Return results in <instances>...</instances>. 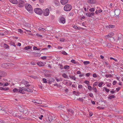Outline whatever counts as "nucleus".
Here are the masks:
<instances>
[{
    "mask_svg": "<svg viewBox=\"0 0 123 123\" xmlns=\"http://www.w3.org/2000/svg\"><path fill=\"white\" fill-rule=\"evenodd\" d=\"M49 13V9L47 8L45 10H44L43 12V14L44 16H48Z\"/></svg>",
    "mask_w": 123,
    "mask_h": 123,
    "instance_id": "nucleus-6",
    "label": "nucleus"
},
{
    "mask_svg": "<svg viewBox=\"0 0 123 123\" xmlns=\"http://www.w3.org/2000/svg\"><path fill=\"white\" fill-rule=\"evenodd\" d=\"M62 75L63 77L65 78L68 79V76L65 73L63 74Z\"/></svg>",
    "mask_w": 123,
    "mask_h": 123,
    "instance_id": "nucleus-18",
    "label": "nucleus"
},
{
    "mask_svg": "<svg viewBox=\"0 0 123 123\" xmlns=\"http://www.w3.org/2000/svg\"><path fill=\"white\" fill-rule=\"evenodd\" d=\"M31 48V47L30 46H28L25 47L24 48V49L25 50H27L28 49H30Z\"/></svg>",
    "mask_w": 123,
    "mask_h": 123,
    "instance_id": "nucleus-26",
    "label": "nucleus"
},
{
    "mask_svg": "<svg viewBox=\"0 0 123 123\" xmlns=\"http://www.w3.org/2000/svg\"><path fill=\"white\" fill-rule=\"evenodd\" d=\"M71 62L73 63L74 64H76L77 63V62H76V61H75V60L73 59L71 61Z\"/></svg>",
    "mask_w": 123,
    "mask_h": 123,
    "instance_id": "nucleus-38",
    "label": "nucleus"
},
{
    "mask_svg": "<svg viewBox=\"0 0 123 123\" xmlns=\"http://www.w3.org/2000/svg\"><path fill=\"white\" fill-rule=\"evenodd\" d=\"M68 111L71 112L72 114H73L74 113V111L71 109H69Z\"/></svg>",
    "mask_w": 123,
    "mask_h": 123,
    "instance_id": "nucleus-42",
    "label": "nucleus"
},
{
    "mask_svg": "<svg viewBox=\"0 0 123 123\" xmlns=\"http://www.w3.org/2000/svg\"><path fill=\"white\" fill-rule=\"evenodd\" d=\"M64 107V105H60L58 107V108L59 109L63 108Z\"/></svg>",
    "mask_w": 123,
    "mask_h": 123,
    "instance_id": "nucleus-33",
    "label": "nucleus"
},
{
    "mask_svg": "<svg viewBox=\"0 0 123 123\" xmlns=\"http://www.w3.org/2000/svg\"><path fill=\"white\" fill-rule=\"evenodd\" d=\"M54 3L56 6H58L59 5L60 3L57 0H54Z\"/></svg>",
    "mask_w": 123,
    "mask_h": 123,
    "instance_id": "nucleus-17",
    "label": "nucleus"
},
{
    "mask_svg": "<svg viewBox=\"0 0 123 123\" xmlns=\"http://www.w3.org/2000/svg\"><path fill=\"white\" fill-rule=\"evenodd\" d=\"M46 58V56H43L41 57L42 59H45Z\"/></svg>",
    "mask_w": 123,
    "mask_h": 123,
    "instance_id": "nucleus-50",
    "label": "nucleus"
},
{
    "mask_svg": "<svg viewBox=\"0 0 123 123\" xmlns=\"http://www.w3.org/2000/svg\"><path fill=\"white\" fill-rule=\"evenodd\" d=\"M89 82L88 80H85L84 82V83H86L87 84H88L89 83Z\"/></svg>",
    "mask_w": 123,
    "mask_h": 123,
    "instance_id": "nucleus-49",
    "label": "nucleus"
},
{
    "mask_svg": "<svg viewBox=\"0 0 123 123\" xmlns=\"http://www.w3.org/2000/svg\"><path fill=\"white\" fill-rule=\"evenodd\" d=\"M42 102L41 101L39 100H37V101L36 102V103L39 104H42Z\"/></svg>",
    "mask_w": 123,
    "mask_h": 123,
    "instance_id": "nucleus-19",
    "label": "nucleus"
},
{
    "mask_svg": "<svg viewBox=\"0 0 123 123\" xmlns=\"http://www.w3.org/2000/svg\"><path fill=\"white\" fill-rule=\"evenodd\" d=\"M88 88L90 90H91L92 89V87L91 86H88Z\"/></svg>",
    "mask_w": 123,
    "mask_h": 123,
    "instance_id": "nucleus-44",
    "label": "nucleus"
},
{
    "mask_svg": "<svg viewBox=\"0 0 123 123\" xmlns=\"http://www.w3.org/2000/svg\"><path fill=\"white\" fill-rule=\"evenodd\" d=\"M120 12V10H116L115 11V14L117 15H118Z\"/></svg>",
    "mask_w": 123,
    "mask_h": 123,
    "instance_id": "nucleus-15",
    "label": "nucleus"
},
{
    "mask_svg": "<svg viewBox=\"0 0 123 123\" xmlns=\"http://www.w3.org/2000/svg\"><path fill=\"white\" fill-rule=\"evenodd\" d=\"M30 77L34 79H38L37 77L33 75H31L30 76Z\"/></svg>",
    "mask_w": 123,
    "mask_h": 123,
    "instance_id": "nucleus-28",
    "label": "nucleus"
},
{
    "mask_svg": "<svg viewBox=\"0 0 123 123\" xmlns=\"http://www.w3.org/2000/svg\"><path fill=\"white\" fill-rule=\"evenodd\" d=\"M95 8H92L90 9H89V11L90 12H93L94 11Z\"/></svg>",
    "mask_w": 123,
    "mask_h": 123,
    "instance_id": "nucleus-34",
    "label": "nucleus"
},
{
    "mask_svg": "<svg viewBox=\"0 0 123 123\" xmlns=\"http://www.w3.org/2000/svg\"><path fill=\"white\" fill-rule=\"evenodd\" d=\"M10 118L8 117H6L5 120H9L10 119Z\"/></svg>",
    "mask_w": 123,
    "mask_h": 123,
    "instance_id": "nucleus-48",
    "label": "nucleus"
},
{
    "mask_svg": "<svg viewBox=\"0 0 123 123\" xmlns=\"http://www.w3.org/2000/svg\"><path fill=\"white\" fill-rule=\"evenodd\" d=\"M98 83L97 82H95L93 85V86H96L97 85Z\"/></svg>",
    "mask_w": 123,
    "mask_h": 123,
    "instance_id": "nucleus-64",
    "label": "nucleus"
},
{
    "mask_svg": "<svg viewBox=\"0 0 123 123\" xmlns=\"http://www.w3.org/2000/svg\"><path fill=\"white\" fill-rule=\"evenodd\" d=\"M37 64L40 67L44 66V64L41 62H37Z\"/></svg>",
    "mask_w": 123,
    "mask_h": 123,
    "instance_id": "nucleus-14",
    "label": "nucleus"
},
{
    "mask_svg": "<svg viewBox=\"0 0 123 123\" xmlns=\"http://www.w3.org/2000/svg\"><path fill=\"white\" fill-rule=\"evenodd\" d=\"M6 75V74L5 72L0 70V76L1 77L3 76H5Z\"/></svg>",
    "mask_w": 123,
    "mask_h": 123,
    "instance_id": "nucleus-10",
    "label": "nucleus"
},
{
    "mask_svg": "<svg viewBox=\"0 0 123 123\" xmlns=\"http://www.w3.org/2000/svg\"><path fill=\"white\" fill-rule=\"evenodd\" d=\"M83 63L85 65H86L88 64H89L90 62L89 61H84L83 62Z\"/></svg>",
    "mask_w": 123,
    "mask_h": 123,
    "instance_id": "nucleus-35",
    "label": "nucleus"
},
{
    "mask_svg": "<svg viewBox=\"0 0 123 123\" xmlns=\"http://www.w3.org/2000/svg\"><path fill=\"white\" fill-rule=\"evenodd\" d=\"M5 122V121L4 120L0 119V123H4Z\"/></svg>",
    "mask_w": 123,
    "mask_h": 123,
    "instance_id": "nucleus-57",
    "label": "nucleus"
},
{
    "mask_svg": "<svg viewBox=\"0 0 123 123\" xmlns=\"http://www.w3.org/2000/svg\"><path fill=\"white\" fill-rule=\"evenodd\" d=\"M68 1V0H61V2L62 4L64 5L66 4Z\"/></svg>",
    "mask_w": 123,
    "mask_h": 123,
    "instance_id": "nucleus-11",
    "label": "nucleus"
},
{
    "mask_svg": "<svg viewBox=\"0 0 123 123\" xmlns=\"http://www.w3.org/2000/svg\"><path fill=\"white\" fill-rule=\"evenodd\" d=\"M64 68L65 69H69L70 68L69 66L67 65H65L64 66Z\"/></svg>",
    "mask_w": 123,
    "mask_h": 123,
    "instance_id": "nucleus-25",
    "label": "nucleus"
},
{
    "mask_svg": "<svg viewBox=\"0 0 123 123\" xmlns=\"http://www.w3.org/2000/svg\"><path fill=\"white\" fill-rule=\"evenodd\" d=\"M115 25H110L109 26V28H114L115 27Z\"/></svg>",
    "mask_w": 123,
    "mask_h": 123,
    "instance_id": "nucleus-36",
    "label": "nucleus"
},
{
    "mask_svg": "<svg viewBox=\"0 0 123 123\" xmlns=\"http://www.w3.org/2000/svg\"><path fill=\"white\" fill-rule=\"evenodd\" d=\"M16 112V111H13V112L12 114H11V115H12L14 116L17 117L18 115L17 114Z\"/></svg>",
    "mask_w": 123,
    "mask_h": 123,
    "instance_id": "nucleus-20",
    "label": "nucleus"
},
{
    "mask_svg": "<svg viewBox=\"0 0 123 123\" xmlns=\"http://www.w3.org/2000/svg\"><path fill=\"white\" fill-rule=\"evenodd\" d=\"M60 22L63 23L64 24L65 22V20L64 18L62 17L60 19Z\"/></svg>",
    "mask_w": 123,
    "mask_h": 123,
    "instance_id": "nucleus-12",
    "label": "nucleus"
},
{
    "mask_svg": "<svg viewBox=\"0 0 123 123\" xmlns=\"http://www.w3.org/2000/svg\"><path fill=\"white\" fill-rule=\"evenodd\" d=\"M18 32H20V33L22 32H23L22 30L20 29H18Z\"/></svg>",
    "mask_w": 123,
    "mask_h": 123,
    "instance_id": "nucleus-54",
    "label": "nucleus"
},
{
    "mask_svg": "<svg viewBox=\"0 0 123 123\" xmlns=\"http://www.w3.org/2000/svg\"><path fill=\"white\" fill-rule=\"evenodd\" d=\"M84 73H82V74L80 75H79V76L80 77H82V76H84Z\"/></svg>",
    "mask_w": 123,
    "mask_h": 123,
    "instance_id": "nucleus-52",
    "label": "nucleus"
},
{
    "mask_svg": "<svg viewBox=\"0 0 123 123\" xmlns=\"http://www.w3.org/2000/svg\"><path fill=\"white\" fill-rule=\"evenodd\" d=\"M89 96L91 97H92L93 96V94L92 93H89Z\"/></svg>",
    "mask_w": 123,
    "mask_h": 123,
    "instance_id": "nucleus-53",
    "label": "nucleus"
},
{
    "mask_svg": "<svg viewBox=\"0 0 123 123\" xmlns=\"http://www.w3.org/2000/svg\"><path fill=\"white\" fill-rule=\"evenodd\" d=\"M114 35L113 33L111 32L109 33L107 35L105 36L106 38L107 39H109V38L111 37Z\"/></svg>",
    "mask_w": 123,
    "mask_h": 123,
    "instance_id": "nucleus-9",
    "label": "nucleus"
},
{
    "mask_svg": "<svg viewBox=\"0 0 123 123\" xmlns=\"http://www.w3.org/2000/svg\"><path fill=\"white\" fill-rule=\"evenodd\" d=\"M10 1L12 3L14 4H17L18 3V1L17 0H10Z\"/></svg>",
    "mask_w": 123,
    "mask_h": 123,
    "instance_id": "nucleus-16",
    "label": "nucleus"
},
{
    "mask_svg": "<svg viewBox=\"0 0 123 123\" xmlns=\"http://www.w3.org/2000/svg\"><path fill=\"white\" fill-rule=\"evenodd\" d=\"M52 117L51 116H49L48 117V119L49 121L50 122H51L52 121L53 119Z\"/></svg>",
    "mask_w": 123,
    "mask_h": 123,
    "instance_id": "nucleus-23",
    "label": "nucleus"
},
{
    "mask_svg": "<svg viewBox=\"0 0 123 123\" xmlns=\"http://www.w3.org/2000/svg\"><path fill=\"white\" fill-rule=\"evenodd\" d=\"M21 83L22 84H24V85H26V81L25 80H23L22 81H21Z\"/></svg>",
    "mask_w": 123,
    "mask_h": 123,
    "instance_id": "nucleus-30",
    "label": "nucleus"
},
{
    "mask_svg": "<svg viewBox=\"0 0 123 123\" xmlns=\"http://www.w3.org/2000/svg\"><path fill=\"white\" fill-rule=\"evenodd\" d=\"M90 75V74L89 73H86V76H87L88 77Z\"/></svg>",
    "mask_w": 123,
    "mask_h": 123,
    "instance_id": "nucleus-62",
    "label": "nucleus"
},
{
    "mask_svg": "<svg viewBox=\"0 0 123 123\" xmlns=\"http://www.w3.org/2000/svg\"><path fill=\"white\" fill-rule=\"evenodd\" d=\"M103 82H101L99 83L98 84V86L100 87H102V85L103 84Z\"/></svg>",
    "mask_w": 123,
    "mask_h": 123,
    "instance_id": "nucleus-32",
    "label": "nucleus"
},
{
    "mask_svg": "<svg viewBox=\"0 0 123 123\" xmlns=\"http://www.w3.org/2000/svg\"><path fill=\"white\" fill-rule=\"evenodd\" d=\"M43 82L44 83H46L47 82L46 79L45 78H43L42 80Z\"/></svg>",
    "mask_w": 123,
    "mask_h": 123,
    "instance_id": "nucleus-37",
    "label": "nucleus"
},
{
    "mask_svg": "<svg viewBox=\"0 0 123 123\" xmlns=\"http://www.w3.org/2000/svg\"><path fill=\"white\" fill-rule=\"evenodd\" d=\"M4 48L6 49H7L9 48V46L6 43H4Z\"/></svg>",
    "mask_w": 123,
    "mask_h": 123,
    "instance_id": "nucleus-29",
    "label": "nucleus"
},
{
    "mask_svg": "<svg viewBox=\"0 0 123 123\" xmlns=\"http://www.w3.org/2000/svg\"><path fill=\"white\" fill-rule=\"evenodd\" d=\"M62 54L66 55H67L68 54L67 53H66L65 51H62Z\"/></svg>",
    "mask_w": 123,
    "mask_h": 123,
    "instance_id": "nucleus-47",
    "label": "nucleus"
},
{
    "mask_svg": "<svg viewBox=\"0 0 123 123\" xmlns=\"http://www.w3.org/2000/svg\"><path fill=\"white\" fill-rule=\"evenodd\" d=\"M72 9V6L71 5L68 4L66 5L64 7V10L66 11H70Z\"/></svg>",
    "mask_w": 123,
    "mask_h": 123,
    "instance_id": "nucleus-3",
    "label": "nucleus"
},
{
    "mask_svg": "<svg viewBox=\"0 0 123 123\" xmlns=\"http://www.w3.org/2000/svg\"><path fill=\"white\" fill-rule=\"evenodd\" d=\"M78 100H79L80 101H81L82 102L83 100V99L80 98H79L78 99Z\"/></svg>",
    "mask_w": 123,
    "mask_h": 123,
    "instance_id": "nucleus-63",
    "label": "nucleus"
},
{
    "mask_svg": "<svg viewBox=\"0 0 123 123\" xmlns=\"http://www.w3.org/2000/svg\"><path fill=\"white\" fill-rule=\"evenodd\" d=\"M98 11L99 12V13H100L102 12V10L101 9H100L98 10Z\"/></svg>",
    "mask_w": 123,
    "mask_h": 123,
    "instance_id": "nucleus-58",
    "label": "nucleus"
},
{
    "mask_svg": "<svg viewBox=\"0 0 123 123\" xmlns=\"http://www.w3.org/2000/svg\"><path fill=\"white\" fill-rule=\"evenodd\" d=\"M123 36L121 34H119L118 35V40H120L122 39Z\"/></svg>",
    "mask_w": 123,
    "mask_h": 123,
    "instance_id": "nucleus-13",
    "label": "nucleus"
},
{
    "mask_svg": "<svg viewBox=\"0 0 123 123\" xmlns=\"http://www.w3.org/2000/svg\"><path fill=\"white\" fill-rule=\"evenodd\" d=\"M24 2L22 0H19L18 2L19 6L20 7H22L24 6Z\"/></svg>",
    "mask_w": 123,
    "mask_h": 123,
    "instance_id": "nucleus-7",
    "label": "nucleus"
},
{
    "mask_svg": "<svg viewBox=\"0 0 123 123\" xmlns=\"http://www.w3.org/2000/svg\"><path fill=\"white\" fill-rule=\"evenodd\" d=\"M82 87V85H80L78 86V88H81Z\"/></svg>",
    "mask_w": 123,
    "mask_h": 123,
    "instance_id": "nucleus-61",
    "label": "nucleus"
},
{
    "mask_svg": "<svg viewBox=\"0 0 123 123\" xmlns=\"http://www.w3.org/2000/svg\"><path fill=\"white\" fill-rule=\"evenodd\" d=\"M93 90L95 92H97V88L95 87H93Z\"/></svg>",
    "mask_w": 123,
    "mask_h": 123,
    "instance_id": "nucleus-45",
    "label": "nucleus"
},
{
    "mask_svg": "<svg viewBox=\"0 0 123 123\" xmlns=\"http://www.w3.org/2000/svg\"><path fill=\"white\" fill-rule=\"evenodd\" d=\"M9 89V88L7 87L4 88V90H8Z\"/></svg>",
    "mask_w": 123,
    "mask_h": 123,
    "instance_id": "nucleus-60",
    "label": "nucleus"
},
{
    "mask_svg": "<svg viewBox=\"0 0 123 123\" xmlns=\"http://www.w3.org/2000/svg\"><path fill=\"white\" fill-rule=\"evenodd\" d=\"M105 76L106 77L108 78L109 77L111 78L112 77V75L111 74H106L105 75Z\"/></svg>",
    "mask_w": 123,
    "mask_h": 123,
    "instance_id": "nucleus-31",
    "label": "nucleus"
},
{
    "mask_svg": "<svg viewBox=\"0 0 123 123\" xmlns=\"http://www.w3.org/2000/svg\"><path fill=\"white\" fill-rule=\"evenodd\" d=\"M43 117V115H41L40 117H39V118L40 119L42 120V118Z\"/></svg>",
    "mask_w": 123,
    "mask_h": 123,
    "instance_id": "nucleus-59",
    "label": "nucleus"
},
{
    "mask_svg": "<svg viewBox=\"0 0 123 123\" xmlns=\"http://www.w3.org/2000/svg\"><path fill=\"white\" fill-rule=\"evenodd\" d=\"M8 83L7 82L3 86H6L8 85Z\"/></svg>",
    "mask_w": 123,
    "mask_h": 123,
    "instance_id": "nucleus-56",
    "label": "nucleus"
},
{
    "mask_svg": "<svg viewBox=\"0 0 123 123\" xmlns=\"http://www.w3.org/2000/svg\"><path fill=\"white\" fill-rule=\"evenodd\" d=\"M25 7L26 10L30 12H33L32 6L30 4L27 3L25 5Z\"/></svg>",
    "mask_w": 123,
    "mask_h": 123,
    "instance_id": "nucleus-2",
    "label": "nucleus"
},
{
    "mask_svg": "<svg viewBox=\"0 0 123 123\" xmlns=\"http://www.w3.org/2000/svg\"><path fill=\"white\" fill-rule=\"evenodd\" d=\"M93 76L94 77L96 78L97 77V75L96 73H94L93 74Z\"/></svg>",
    "mask_w": 123,
    "mask_h": 123,
    "instance_id": "nucleus-43",
    "label": "nucleus"
},
{
    "mask_svg": "<svg viewBox=\"0 0 123 123\" xmlns=\"http://www.w3.org/2000/svg\"><path fill=\"white\" fill-rule=\"evenodd\" d=\"M115 96L114 95H110L109 97H108V98L109 99H111L115 98Z\"/></svg>",
    "mask_w": 123,
    "mask_h": 123,
    "instance_id": "nucleus-21",
    "label": "nucleus"
},
{
    "mask_svg": "<svg viewBox=\"0 0 123 123\" xmlns=\"http://www.w3.org/2000/svg\"><path fill=\"white\" fill-rule=\"evenodd\" d=\"M117 81H113L112 83L113 85H115L117 83Z\"/></svg>",
    "mask_w": 123,
    "mask_h": 123,
    "instance_id": "nucleus-51",
    "label": "nucleus"
},
{
    "mask_svg": "<svg viewBox=\"0 0 123 123\" xmlns=\"http://www.w3.org/2000/svg\"><path fill=\"white\" fill-rule=\"evenodd\" d=\"M34 11L35 13L39 15L42 14L43 12L42 9L39 8H35Z\"/></svg>",
    "mask_w": 123,
    "mask_h": 123,
    "instance_id": "nucleus-4",
    "label": "nucleus"
},
{
    "mask_svg": "<svg viewBox=\"0 0 123 123\" xmlns=\"http://www.w3.org/2000/svg\"><path fill=\"white\" fill-rule=\"evenodd\" d=\"M55 80V79L53 78L52 77L50 78L49 80V81L51 82L54 81Z\"/></svg>",
    "mask_w": 123,
    "mask_h": 123,
    "instance_id": "nucleus-24",
    "label": "nucleus"
},
{
    "mask_svg": "<svg viewBox=\"0 0 123 123\" xmlns=\"http://www.w3.org/2000/svg\"><path fill=\"white\" fill-rule=\"evenodd\" d=\"M13 91L14 92H16V93L18 92V90L17 88H15L13 89Z\"/></svg>",
    "mask_w": 123,
    "mask_h": 123,
    "instance_id": "nucleus-27",
    "label": "nucleus"
},
{
    "mask_svg": "<svg viewBox=\"0 0 123 123\" xmlns=\"http://www.w3.org/2000/svg\"><path fill=\"white\" fill-rule=\"evenodd\" d=\"M86 14L87 17H91L93 18H95V16H94V13L93 12H88L86 13Z\"/></svg>",
    "mask_w": 123,
    "mask_h": 123,
    "instance_id": "nucleus-5",
    "label": "nucleus"
},
{
    "mask_svg": "<svg viewBox=\"0 0 123 123\" xmlns=\"http://www.w3.org/2000/svg\"><path fill=\"white\" fill-rule=\"evenodd\" d=\"M74 14V13L73 12H70L69 13V14L70 16H73Z\"/></svg>",
    "mask_w": 123,
    "mask_h": 123,
    "instance_id": "nucleus-55",
    "label": "nucleus"
},
{
    "mask_svg": "<svg viewBox=\"0 0 123 123\" xmlns=\"http://www.w3.org/2000/svg\"><path fill=\"white\" fill-rule=\"evenodd\" d=\"M96 2V0H87V2L89 4H95Z\"/></svg>",
    "mask_w": 123,
    "mask_h": 123,
    "instance_id": "nucleus-8",
    "label": "nucleus"
},
{
    "mask_svg": "<svg viewBox=\"0 0 123 123\" xmlns=\"http://www.w3.org/2000/svg\"><path fill=\"white\" fill-rule=\"evenodd\" d=\"M97 108L99 109H103L105 108L100 106L97 107Z\"/></svg>",
    "mask_w": 123,
    "mask_h": 123,
    "instance_id": "nucleus-41",
    "label": "nucleus"
},
{
    "mask_svg": "<svg viewBox=\"0 0 123 123\" xmlns=\"http://www.w3.org/2000/svg\"><path fill=\"white\" fill-rule=\"evenodd\" d=\"M107 46L108 47H110L112 46V45L111 43H107Z\"/></svg>",
    "mask_w": 123,
    "mask_h": 123,
    "instance_id": "nucleus-39",
    "label": "nucleus"
},
{
    "mask_svg": "<svg viewBox=\"0 0 123 123\" xmlns=\"http://www.w3.org/2000/svg\"><path fill=\"white\" fill-rule=\"evenodd\" d=\"M58 65H59V66H60V67H60V68L61 69H63V65H62V64H59Z\"/></svg>",
    "mask_w": 123,
    "mask_h": 123,
    "instance_id": "nucleus-40",
    "label": "nucleus"
},
{
    "mask_svg": "<svg viewBox=\"0 0 123 123\" xmlns=\"http://www.w3.org/2000/svg\"><path fill=\"white\" fill-rule=\"evenodd\" d=\"M30 86V84H28L25 85V87H24L19 88L20 89L18 90V92L21 93L22 91L23 90L29 92H33V90L29 88V86Z\"/></svg>",
    "mask_w": 123,
    "mask_h": 123,
    "instance_id": "nucleus-1",
    "label": "nucleus"
},
{
    "mask_svg": "<svg viewBox=\"0 0 123 123\" xmlns=\"http://www.w3.org/2000/svg\"><path fill=\"white\" fill-rule=\"evenodd\" d=\"M104 89H105V90L107 92H109L110 90L109 89H107L106 88H105Z\"/></svg>",
    "mask_w": 123,
    "mask_h": 123,
    "instance_id": "nucleus-46",
    "label": "nucleus"
},
{
    "mask_svg": "<svg viewBox=\"0 0 123 123\" xmlns=\"http://www.w3.org/2000/svg\"><path fill=\"white\" fill-rule=\"evenodd\" d=\"M69 77L70 78L72 79H73L74 80H76V78L75 77V76H69Z\"/></svg>",
    "mask_w": 123,
    "mask_h": 123,
    "instance_id": "nucleus-22",
    "label": "nucleus"
}]
</instances>
